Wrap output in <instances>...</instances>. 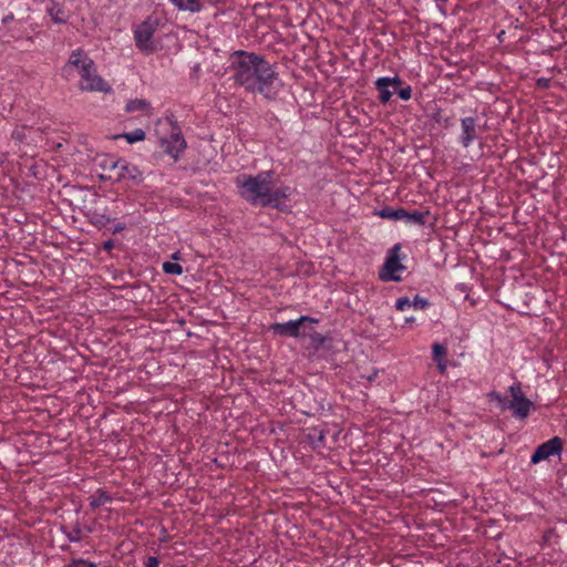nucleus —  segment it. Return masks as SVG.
<instances>
[{
	"mask_svg": "<svg viewBox=\"0 0 567 567\" xmlns=\"http://www.w3.org/2000/svg\"><path fill=\"white\" fill-rule=\"evenodd\" d=\"M228 70L237 85L266 99L275 97L282 85L275 68L254 52L237 50L230 53Z\"/></svg>",
	"mask_w": 567,
	"mask_h": 567,
	"instance_id": "nucleus-1",
	"label": "nucleus"
},
{
	"mask_svg": "<svg viewBox=\"0 0 567 567\" xmlns=\"http://www.w3.org/2000/svg\"><path fill=\"white\" fill-rule=\"evenodd\" d=\"M274 172L264 171L257 175L240 174L234 183L241 198L255 206L279 208L282 200L291 196V188L286 185L275 186Z\"/></svg>",
	"mask_w": 567,
	"mask_h": 567,
	"instance_id": "nucleus-2",
	"label": "nucleus"
},
{
	"mask_svg": "<svg viewBox=\"0 0 567 567\" xmlns=\"http://www.w3.org/2000/svg\"><path fill=\"white\" fill-rule=\"evenodd\" d=\"M76 71L80 75L79 89L89 92L111 93L112 86L97 74L94 61L82 50H73L63 66V72L69 74Z\"/></svg>",
	"mask_w": 567,
	"mask_h": 567,
	"instance_id": "nucleus-3",
	"label": "nucleus"
},
{
	"mask_svg": "<svg viewBox=\"0 0 567 567\" xmlns=\"http://www.w3.org/2000/svg\"><path fill=\"white\" fill-rule=\"evenodd\" d=\"M157 27L158 21L151 17L146 18L144 21L134 27L133 35L135 45L141 52L150 54L155 51L153 37L157 30Z\"/></svg>",
	"mask_w": 567,
	"mask_h": 567,
	"instance_id": "nucleus-4",
	"label": "nucleus"
},
{
	"mask_svg": "<svg viewBox=\"0 0 567 567\" xmlns=\"http://www.w3.org/2000/svg\"><path fill=\"white\" fill-rule=\"evenodd\" d=\"M508 393L511 399L508 400L507 410L512 412L515 419L525 420L535 410L534 402L525 396L520 382L513 383L508 388Z\"/></svg>",
	"mask_w": 567,
	"mask_h": 567,
	"instance_id": "nucleus-5",
	"label": "nucleus"
},
{
	"mask_svg": "<svg viewBox=\"0 0 567 567\" xmlns=\"http://www.w3.org/2000/svg\"><path fill=\"white\" fill-rule=\"evenodd\" d=\"M318 323V319L301 316L296 320H289L287 322H277L271 326V331L275 334L286 336L291 338H301L310 336V332L307 331L305 323Z\"/></svg>",
	"mask_w": 567,
	"mask_h": 567,
	"instance_id": "nucleus-6",
	"label": "nucleus"
},
{
	"mask_svg": "<svg viewBox=\"0 0 567 567\" xmlns=\"http://www.w3.org/2000/svg\"><path fill=\"white\" fill-rule=\"evenodd\" d=\"M167 123L173 127V132L168 137H161V145L166 154L177 159L179 154L185 150L186 142L181 131L174 127L175 122L168 117Z\"/></svg>",
	"mask_w": 567,
	"mask_h": 567,
	"instance_id": "nucleus-7",
	"label": "nucleus"
},
{
	"mask_svg": "<svg viewBox=\"0 0 567 567\" xmlns=\"http://www.w3.org/2000/svg\"><path fill=\"white\" fill-rule=\"evenodd\" d=\"M104 168H110L111 171H117V179L120 181H142V173L137 168V166L127 163L125 159H113L109 158L103 164Z\"/></svg>",
	"mask_w": 567,
	"mask_h": 567,
	"instance_id": "nucleus-8",
	"label": "nucleus"
},
{
	"mask_svg": "<svg viewBox=\"0 0 567 567\" xmlns=\"http://www.w3.org/2000/svg\"><path fill=\"white\" fill-rule=\"evenodd\" d=\"M564 449V444L560 437L554 436L550 440L542 443L537 446L530 457L533 464H538L542 461L549 458L550 456L560 455Z\"/></svg>",
	"mask_w": 567,
	"mask_h": 567,
	"instance_id": "nucleus-9",
	"label": "nucleus"
},
{
	"mask_svg": "<svg viewBox=\"0 0 567 567\" xmlns=\"http://www.w3.org/2000/svg\"><path fill=\"white\" fill-rule=\"evenodd\" d=\"M478 138L476 118L466 116L461 118V134L458 142L464 148H468Z\"/></svg>",
	"mask_w": 567,
	"mask_h": 567,
	"instance_id": "nucleus-10",
	"label": "nucleus"
},
{
	"mask_svg": "<svg viewBox=\"0 0 567 567\" xmlns=\"http://www.w3.org/2000/svg\"><path fill=\"white\" fill-rule=\"evenodd\" d=\"M374 84L379 91L380 102L382 104H386L390 102L393 95V91H391L390 87H393L394 90L399 89V86L401 85V79L398 75L393 78L381 76L375 80Z\"/></svg>",
	"mask_w": 567,
	"mask_h": 567,
	"instance_id": "nucleus-11",
	"label": "nucleus"
},
{
	"mask_svg": "<svg viewBox=\"0 0 567 567\" xmlns=\"http://www.w3.org/2000/svg\"><path fill=\"white\" fill-rule=\"evenodd\" d=\"M403 269L404 267L399 257L393 254L385 260L384 266L380 271V279L383 281H399L401 279L399 272Z\"/></svg>",
	"mask_w": 567,
	"mask_h": 567,
	"instance_id": "nucleus-12",
	"label": "nucleus"
},
{
	"mask_svg": "<svg viewBox=\"0 0 567 567\" xmlns=\"http://www.w3.org/2000/svg\"><path fill=\"white\" fill-rule=\"evenodd\" d=\"M433 359L436 362L437 369L441 373H444L447 369L446 354L447 349L441 343H434L432 346Z\"/></svg>",
	"mask_w": 567,
	"mask_h": 567,
	"instance_id": "nucleus-13",
	"label": "nucleus"
},
{
	"mask_svg": "<svg viewBox=\"0 0 567 567\" xmlns=\"http://www.w3.org/2000/svg\"><path fill=\"white\" fill-rule=\"evenodd\" d=\"M38 134L35 130L28 126H20L17 127L12 133V138L18 143H37V140L33 137V135Z\"/></svg>",
	"mask_w": 567,
	"mask_h": 567,
	"instance_id": "nucleus-14",
	"label": "nucleus"
},
{
	"mask_svg": "<svg viewBox=\"0 0 567 567\" xmlns=\"http://www.w3.org/2000/svg\"><path fill=\"white\" fill-rule=\"evenodd\" d=\"M403 219L406 224L410 225H419L424 226L426 223L427 217L430 216L429 210H414V212H406L403 210Z\"/></svg>",
	"mask_w": 567,
	"mask_h": 567,
	"instance_id": "nucleus-15",
	"label": "nucleus"
},
{
	"mask_svg": "<svg viewBox=\"0 0 567 567\" xmlns=\"http://www.w3.org/2000/svg\"><path fill=\"white\" fill-rule=\"evenodd\" d=\"M125 111L133 113V112H142L146 115L152 114V106L151 103L147 100L144 99H133L127 101L125 105Z\"/></svg>",
	"mask_w": 567,
	"mask_h": 567,
	"instance_id": "nucleus-16",
	"label": "nucleus"
},
{
	"mask_svg": "<svg viewBox=\"0 0 567 567\" xmlns=\"http://www.w3.org/2000/svg\"><path fill=\"white\" fill-rule=\"evenodd\" d=\"M48 14L51 17L52 21L58 24L65 23L68 20V14L62 4L52 1L47 9Z\"/></svg>",
	"mask_w": 567,
	"mask_h": 567,
	"instance_id": "nucleus-17",
	"label": "nucleus"
},
{
	"mask_svg": "<svg viewBox=\"0 0 567 567\" xmlns=\"http://www.w3.org/2000/svg\"><path fill=\"white\" fill-rule=\"evenodd\" d=\"M169 2L179 11L198 13L203 10V4L199 0H169Z\"/></svg>",
	"mask_w": 567,
	"mask_h": 567,
	"instance_id": "nucleus-18",
	"label": "nucleus"
},
{
	"mask_svg": "<svg viewBox=\"0 0 567 567\" xmlns=\"http://www.w3.org/2000/svg\"><path fill=\"white\" fill-rule=\"evenodd\" d=\"M112 501V495L102 488L96 489V492L89 497L90 507L93 509L106 505Z\"/></svg>",
	"mask_w": 567,
	"mask_h": 567,
	"instance_id": "nucleus-19",
	"label": "nucleus"
},
{
	"mask_svg": "<svg viewBox=\"0 0 567 567\" xmlns=\"http://www.w3.org/2000/svg\"><path fill=\"white\" fill-rule=\"evenodd\" d=\"M403 208L393 209L391 207H384L380 209L377 215L381 218L391 219V220H402L403 219Z\"/></svg>",
	"mask_w": 567,
	"mask_h": 567,
	"instance_id": "nucleus-20",
	"label": "nucleus"
},
{
	"mask_svg": "<svg viewBox=\"0 0 567 567\" xmlns=\"http://www.w3.org/2000/svg\"><path fill=\"white\" fill-rule=\"evenodd\" d=\"M122 137L125 138L128 144H133L143 141L145 138V132L142 128H136L130 133L123 134Z\"/></svg>",
	"mask_w": 567,
	"mask_h": 567,
	"instance_id": "nucleus-21",
	"label": "nucleus"
},
{
	"mask_svg": "<svg viewBox=\"0 0 567 567\" xmlns=\"http://www.w3.org/2000/svg\"><path fill=\"white\" fill-rule=\"evenodd\" d=\"M163 270L165 274L169 275H182L183 267L177 262L165 261L163 264Z\"/></svg>",
	"mask_w": 567,
	"mask_h": 567,
	"instance_id": "nucleus-22",
	"label": "nucleus"
},
{
	"mask_svg": "<svg viewBox=\"0 0 567 567\" xmlns=\"http://www.w3.org/2000/svg\"><path fill=\"white\" fill-rule=\"evenodd\" d=\"M489 396L502 410H507L508 399L503 398L501 393L495 391L491 392Z\"/></svg>",
	"mask_w": 567,
	"mask_h": 567,
	"instance_id": "nucleus-23",
	"label": "nucleus"
},
{
	"mask_svg": "<svg viewBox=\"0 0 567 567\" xmlns=\"http://www.w3.org/2000/svg\"><path fill=\"white\" fill-rule=\"evenodd\" d=\"M412 307V300H410L408 297H401L395 302V308L399 311H405Z\"/></svg>",
	"mask_w": 567,
	"mask_h": 567,
	"instance_id": "nucleus-24",
	"label": "nucleus"
},
{
	"mask_svg": "<svg viewBox=\"0 0 567 567\" xmlns=\"http://www.w3.org/2000/svg\"><path fill=\"white\" fill-rule=\"evenodd\" d=\"M68 567H97V565L90 560H86L83 558H78V559H72L70 561V564L68 565Z\"/></svg>",
	"mask_w": 567,
	"mask_h": 567,
	"instance_id": "nucleus-25",
	"label": "nucleus"
},
{
	"mask_svg": "<svg viewBox=\"0 0 567 567\" xmlns=\"http://www.w3.org/2000/svg\"><path fill=\"white\" fill-rule=\"evenodd\" d=\"M66 538L71 543H79L82 538L81 529L79 527L73 528L71 532L66 533Z\"/></svg>",
	"mask_w": 567,
	"mask_h": 567,
	"instance_id": "nucleus-26",
	"label": "nucleus"
},
{
	"mask_svg": "<svg viewBox=\"0 0 567 567\" xmlns=\"http://www.w3.org/2000/svg\"><path fill=\"white\" fill-rule=\"evenodd\" d=\"M412 306L415 309H423L429 306V301L416 295L412 300Z\"/></svg>",
	"mask_w": 567,
	"mask_h": 567,
	"instance_id": "nucleus-27",
	"label": "nucleus"
},
{
	"mask_svg": "<svg viewBox=\"0 0 567 567\" xmlns=\"http://www.w3.org/2000/svg\"><path fill=\"white\" fill-rule=\"evenodd\" d=\"M398 95L402 101H408L411 99L412 95V89L410 85L405 87H401L398 90Z\"/></svg>",
	"mask_w": 567,
	"mask_h": 567,
	"instance_id": "nucleus-28",
	"label": "nucleus"
},
{
	"mask_svg": "<svg viewBox=\"0 0 567 567\" xmlns=\"http://www.w3.org/2000/svg\"><path fill=\"white\" fill-rule=\"evenodd\" d=\"M435 3H436V7L439 9V11L443 14V16H446V11H445V8H444V3L447 2L449 0H433Z\"/></svg>",
	"mask_w": 567,
	"mask_h": 567,
	"instance_id": "nucleus-29",
	"label": "nucleus"
},
{
	"mask_svg": "<svg viewBox=\"0 0 567 567\" xmlns=\"http://www.w3.org/2000/svg\"><path fill=\"white\" fill-rule=\"evenodd\" d=\"M145 567H158V559L154 556L148 557Z\"/></svg>",
	"mask_w": 567,
	"mask_h": 567,
	"instance_id": "nucleus-30",
	"label": "nucleus"
},
{
	"mask_svg": "<svg viewBox=\"0 0 567 567\" xmlns=\"http://www.w3.org/2000/svg\"><path fill=\"white\" fill-rule=\"evenodd\" d=\"M322 444H323V434H322V433H320V435L318 436L317 442H315V443H313V447H315V449H318V447H320Z\"/></svg>",
	"mask_w": 567,
	"mask_h": 567,
	"instance_id": "nucleus-31",
	"label": "nucleus"
},
{
	"mask_svg": "<svg viewBox=\"0 0 567 567\" xmlns=\"http://www.w3.org/2000/svg\"><path fill=\"white\" fill-rule=\"evenodd\" d=\"M404 322H405L406 324L413 323V322H415V318H414V317H406V318L404 319Z\"/></svg>",
	"mask_w": 567,
	"mask_h": 567,
	"instance_id": "nucleus-32",
	"label": "nucleus"
},
{
	"mask_svg": "<svg viewBox=\"0 0 567 567\" xmlns=\"http://www.w3.org/2000/svg\"><path fill=\"white\" fill-rule=\"evenodd\" d=\"M105 247H106V248H111V247H112V243H111V241L106 243V244H105Z\"/></svg>",
	"mask_w": 567,
	"mask_h": 567,
	"instance_id": "nucleus-33",
	"label": "nucleus"
},
{
	"mask_svg": "<svg viewBox=\"0 0 567 567\" xmlns=\"http://www.w3.org/2000/svg\"><path fill=\"white\" fill-rule=\"evenodd\" d=\"M399 248H400V247H399V245H395V246L393 247V251L399 250Z\"/></svg>",
	"mask_w": 567,
	"mask_h": 567,
	"instance_id": "nucleus-34",
	"label": "nucleus"
},
{
	"mask_svg": "<svg viewBox=\"0 0 567 567\" xmlns=\"http://www.w3.org/2000/svg\"><path fill=\"white\" fill-rule=\"evenodd\" d=\"M12 18H13V17H12V14H11L10 17H7V18L4 19V21L10 20V19H12Z\"/></svg>",
	"mask_w": 567,
	"mask_h": 567,
	"instance_id": "nucleus-35",
	"label": "nucleus"
},
{
	"mask_svg": "<svg viewBox=\"0 0 567 567\" xmlns=\"http://www.w3.org/2000/svg\"><path fill=\"white\" fill-rule=\"evenodd\" d=\"M173 258H174V259H178L177 254H174V255H173Z\"/></svg>",
	"mask_w": 567,
	"mask_h": 567,
	"instance_id": "nucleus-36",
	"label": "nucleus"
}]
</instances>
